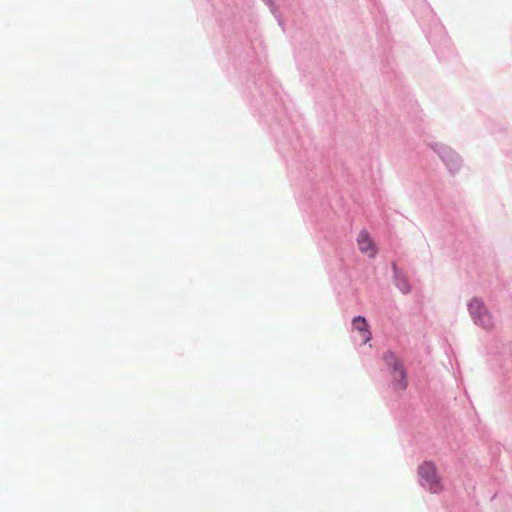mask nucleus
Masks as SVG:
<instances>
[{"label": "nucleus", "instance_id": "1", "mask_svg": "<svg viewBox=\"0 0 512 512\" xmlns=\"http://www.w3.org/2000/svg\"><path fill=\"white\" fill-rule=\"evenodd\" d=\"M384 361L390 369L394 389L404 391L407 388L408 383L402 363L392 352H386L384 354Z\"/></svg>", "mask_w": 512, "mask_h": 512}, {"label": "nucleus", "instance_id": "2", "mask_svg": "<svg viewBox=\"0 0 512 512\" xmlns=\"http://www.w3.org/2000/svg\"><path fill=\"white\" fill-rule=\"evenodd\" d=\"M418 473L421 479V485L429 489L433 493L441 490L440 481L437 475L436 468L433 463L425 462L419 469Z\"/></svg>", "mask_w": 512, "mask_h": 512}, {"label": "nucleus", "instance_id": "3", "mask_svg": "<svg viewBox=\"0 0 512 512\" xmlns=\"http://www.w3.org/2000/svg\"><path fill=\"white\" fill-rule=\"evenodd\" d=\"M469 309L477 323H479L485 328L492 327V319L488 314L486 308L482 305V303L479 300H472L469 304Z\"/></svg>", "mask_w": 512, "mask_h": 512}, {"label": "nucleus", "instance_id": "4", "mask_svg": "<svg viewBox=\"0 0 512 512\" xmlns=\"http://www.w3.org/2000/svg\"><path fill=\"white\" fill-rule=\"evenodd\" d=\"M357 243L360 251L366 254L368 257L373 258L377 254V248L370 237L369 233L365 230L361 231L357 238Z\"/></svg>", "mask_w": 512, "mask_h": 512}, {"label": "nucleus", "instance_id": "5", "mask_svg": "<svg viewBox=\"0 0 512 512\" xmlns=\"http://www.w3.org/2000/svg\"><path fill=\"white\" fill-rule=\"evenodd\" d=\"M353 332L358 334V340L366 344L371 339V332L368 323L364 317L357 316L352 321Z\"/></svg>", "mask_w": 512, "mask_h": 512}]
</instances>
